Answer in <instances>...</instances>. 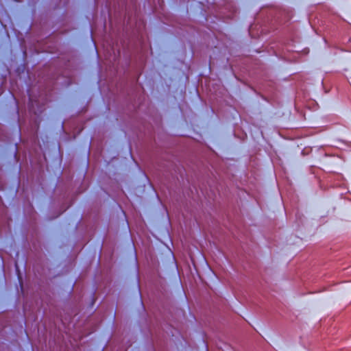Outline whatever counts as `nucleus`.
I'll return each mask as SVG.
<instances>
[{
  "label": "nucleus",
  "instance_id": "obj_5",
  "mask_svg": "<svg viewBox=\"0 0 351 351\" xmlns=\"http://www.w3.org/2000/svg\"><path fill=\"white\" fill-rule=\"evenodd\" d=\"M142 174H143V176H144L145 179L146 180L147 183L149 184V186L152 188V190H153V191L154 192V193H155V195H156V197H157V198H159V197H158V194H157V193L156 192V191H155V189H154V187L153 184L151 183V182H150V180H149V179L148 176H147V174L145 173V171H142Z\"/></svg>",
  "mask_w": 351,
  "mask_h": 351
},
{
  "label": "nucleus",
  "instance_id": "obj_4",
  "mask_svg": "<svg viewBox=\"0 0 351 351\" xmlns=\"http://www.w3.org/2000/svg\"><path fill=\"white\" fill-rule=\"evenodd\" d=\"M88 32H89V40H90L93 45V47H94V49L95 51V53H96V55H97V57H98V54H97V50H96V45H95V43L93 38V31H92V27L90 25V23H89V30H88Z\"/></svg>",
  "mask_w": 351,
  "mask_h": 351
},
{
  "label": "nucleus",
  "instance_id": "obj_3",
  "mask_svg": "<svg viewBox=\"0 0 351 351\" xmlns=\"http://www.w3.org/2000/svg\"><path fill=\"white\" fill-rule=\"evenodd\" d=\"M95 289L91 293V294H89V311H90L94 306L95 304Z\"/></svg>",
  "mask_w": 351,
  "mask_h": 351
},
{
  "label": "nucleus",
  "instance_id": "obj_9",
  "mask_svg": "<svg viewBox=\"0 0 351 351\" xmlns=\"http://www.w3.org/2000/svg\"><path fill=\"white\" fill-rule=\"evenodd\" d=\"M88 237H89V242H90V240L92 239V237H93V234L91 233V230H90V227H89V234H88Z\"/></svg>",
  "mask_w": 351,
  "mask_h": 351
},
{
  "label": "nucleus",
  "instance_id": "obj_17",
  "mask_svg": "<svg viewBox=\"0 0 351 351\" xmlns=\"http://www.w3.org/2000/svg\"><path fill=\"white\" fill-rule=\"evenodd\" d=\"M176 269L178 270V266H177V265H176Z\"/></svg>",
  "mask_w": 351,
  "mask_h": 351
},
{
  "label": "nucleus",
  "instance_id": "obj_12",
  "mask_svg": "<svg viewBox=\"0 0 351 351\" xmlns=\"http://www.w3.org/2000/svg\"><path fill=\"white\" fill-rule=\"evenodd\" d=\"M88 264H89V267L90 266V264H91V261L89 259V262H88Z\"/></svg>",
  "mask_w": 351,
  "mask_h": 351
},
{
  "label": "nucleus",
  "instance_id": "obj_19",
  "mask_svg": "<svg viewBox=\"0 0 351 351\" xmlns=\"http://www.w3.org/2000/svg\"><path fill=\"white\" fill-rule=\"evenodd\" d=\"M88 183H89V184L90 183V180L88 181Z\"/></svg>",
  "mask_w": 351,
  "mask_h": 351
},
{
  "label": "nucleus",
  "instance_id": "obj_16",
  "mask_svg": "<svg viewBox=\"0 0 351 351\" xmlns=\"http://www.w3.org/2000/svg\"><path fill=\"white\" fill-rule=\"evenodd\" d=\"M95 311H96V308H94V310L93 311L92 313H93L95 312Z\"/></svg>",
  "mask_w": 351,
  "mask_h": 351
},
{
  "label": "nucleus",
  "instance_id": "obj_20",
  "mask_svg": "<svg viewBox=\"0 0 351 351\" xmlns=\"http://www.w3.org/2000/svg\"><path fill=\"white\" fill-rule=\"evenodd\" d=\"M206 351H208V350H206Z\"/></svg>",
  "mask_w": 351,
  "mask_h": 351
},
{
  "label": "nucleus",
  "instance_id": "obj_11",
  "mask_svg": "<svg viewBox=\"0 0 351 351\" xmlns=\"http://www.w3.org/2000/svg\"><path fill=\"white\" fill-rule=\"evenodd\" d=\"M93 331L89 328V332H88V334H89V336L92 334Z\"/></svg>",
  "mask_w": 351,
  "mask_h": 351
},
{
  "label": "nucleus",
  "instance_id": "obj_14",
  "mask_svg": "<svg viewBox=\"0 0 351 351\" xmlns=\"http://www.w3.org/2000/svg\"><path fill=\"white\" fill-rule=\"evenodd\" d=\"M88 101H89V103H90V101H91V98H90V97H89Z\"/></svg>",
  "mask_w": 351,
  "mask_h": 351
},
{
  "label": "nucleus",
  "instance_id": "obj_2",
  "mask_svg": "<svg viewBox=\"0 0 351 351\" xmlns=\"http://www.w3.org/2000/svg\"><path fill=\"white\" fill-rule=\"evenodd\" d=\"M108 342V339L104 343V341L89 338V351H104Z\"/></svg>",
  "mask_w": 351,
  "mask_h": 351
},
{
  "label": "nucleus",
  "instance_id": "obj_6",
  "mask_svg": "<svg viewBox=\"0 0 351 351\" xmlns=\"http://www.w3.org/2000/svg\"><path fill=\"white\" fill-rule=\"evenodd\" d=\"M102 245H103V241H99V245L98 247V257H97V264H99L100 261V256H101V252L102 250Z\"/></svg>",
  "mask_w": 351,
  "mask_h": 351
},
{
  "label": "nucleus",
  "instance_id": "obj_18",
  "mask_svg": "<svg viewBox=\"0 0 351 351\" xmlns=\"http://www.w3.org/2000/svg\"><path fill=\"white\" fill-rule=\"evenodd\" d=\"M88 213L90 214V209L89 208V211H88Z\"/></svg>",
  "mask_w": 351,
  "mask_h": 351
},
{
  "label": "nucleus",
  "instance_id": "obj_10",
  "mask_svg": "<svg viewBox=\"0 0 351 351\" xmlns=\"http://www.w3.org/2000/svg\"><path fill=\"white\" fill-rule=\"evenodd\" d=\"M150 350L149 351H155L154 348L152 345L150 346Z\"/></svg>",
  "mask_w": 351,
  "mask_h": 351
},
{
  "label": "nucleus",
  "instance_id": "obj_8",
  "mask_svg": "<svg viewBox=\"0 0 351 351\" xmlns=\"http://www.w3.org/2000/svg\"><path fill=\"white\" fill-rule=\"evenodd\" d=\"M91 143H92V137H89V156L90 155V148H91Z\"/></svg>",
  "mask_w": 351,
  "mask_h": 351
},
{
  "label": "nucleus",
  "instance_id": "obj_7",
  "mask_svg": "<svg viewBox=\"0 0 351 351\" xmlns=\"http://www.w3.org/2000/svg\"><path fill=\"white\" fill-rule=\"evenodd\" d=\"M121 212L123 213V215L125 217V224H126V226H127V228H128V231L130 232V226H129L128 221L127 217H126V214H125V211L123 210H121Z\"/></svg>",
  "mask_w": 351,
  "mask_h": 351
},
{
  "label": "nucleus",
  "instance_id": "obj_13",
  "mask_svg": "<svg viewBox=\"0 0 351 351\" xmlns=\"http://www.w3.org/2000/svg\"><path fill=\"white\" fill-rule=\"evenodd\" d=\"M167 219H168V222L170 223V220H169V218L168 215H167Z\"/></svg>",
  "mask_w": 351,
  "mask_h": 351
},
{
  "label": "nucleus",
  "instance_id": "obj_1",
  "mask_svg": "<svg viewBox=\"0 0 351 351\" xmlns=\"http://www.w3.org/2000/svg\"><path fill=\"white\" fill-rule=\"evenodd\" d=\"M130 242H131V244H132V251H133V254H134V266H135V276H136V289H137V291H138V298H139V303H140V306H141V313L142 314V317H143V318L145 319H147V314L146 313L145 307L144 306L143 301V299H142V294H141V292L140 278H139V267H138V258H137L136 250L134 243L132 239H130Z\"/></svg>",
  "mask_w": 351,
  "mask_h": 351
},
{
  "label": "nucleus",
  "instance_id": "obj_15",
  "mask_svg": "<svg viewBox=\"0 0 351 351\" xmlns=\"http://www.w3.org/2000/svg\"><path fill=\"white\" fill-rule=\"evenodd\" d=\"M172 256H173V254H172ZM173 261L176 262V260H175V257H174V256H173Z\"/></svg>",
  "mask_w": 351,
  "mask_h": 351
}]
</instances>
